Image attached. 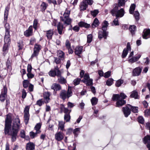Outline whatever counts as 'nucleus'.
Wrapping results in <instances>:
<instances>
[{
  "label": "nucleus",
  "mask_w": 150,
  "mask_h": 150,
  "mask_svg": "<svg viewBox=\"0 0 150 150\" xmlns=\"http://www.w3.org/2000/svg\"><path fill=\"white\" fill-rule=\"evenodd\" d=\"M8 14V13L4 12V23H5L4 26L5 35L4 37V43L3 47H9L11 43L10 26L9 24L7 22Z\"/></svg>",
  "instance_id": "1"
},
{
  "label": "nucleus",
  "mask_w": 150,
  "mask_h": 150,
  "mask_svg": "<svg viewBox=\"0 0 150 150\" xmlns=\"http://www.w3.org/2000/svg\"><path fill=\"white\" fill-rule=\"evenodd\" d=\"M118 8L117 4H115L113 8L110 11V13L113 16H115L116 17H122L124 15L125 11L122 8L118 10Z\"/></svg>",
  "instance_id": "2"
},
{
  "label": "nucleus",
  "mask_w": 150,
  "mask_h": 150,
  "mask_svg": "<svg viewBox=\"0 0 150 150\" xmlns=\"http://www.w3.org/2000/svg\"><path fill=\"white\" fill-rule=\"evenodd\" d=\"M20 120L19 118H17L14 119L12 125V138L13 139L17 137L20 128Z\"/></svg>",
  "instance_id": "3"
},
{
  "label": "nucleus",
  "mask_w": 150,
  "mask_h": 150,
  "mask_svg": "<svg viewBox=\"0 0 150 150\" xmlns=\"http://www.w3.org/2000/svg\"><path fill=\"white\" fill-rule=\"evenodd\" d=\"M70 13V11L67 10H65L63 16H61L60 18L62 21H63L64 24L66 26L69 25L71 23V19L69 18Z\"/></svg>",
  "instance_id": "4"
},
{
  "label": "nucleus",
  "mask_w": 150,
  "mask_h": 150,
  "mask_svg": "<svg viewBox=\"0 0 150 150\" xmlns=\"http://www.w3.org/2000/svg\"><path fill=\"white\" fill-rule=\"evenodd\" d=\"M72 95L71 88L70 86H68V90L67 91L64 90L61 91L60 93V98L63 100H64L66 98H69Z\"/></svg>",
  "instance_id": "5"
},
{
  "label": "nucleus",
  "mask_w": 150,
  "mask_h": 150,
  "mask_svg": "<svg viewBox=\"0 0 150 150\" xmlns=\"http://www.w3.org/2000/svg\"><path fill=\"white\" fill-rule=\"evenodd\" d=\"M11 125H5L4 128V134L5 135H8L11 136V141L12 142H15L17 139V137L15 139H13L12 138V131L11 132Z\"/></svg>",
  "instance_id": "6"
},
{
  "label": "nucleus",
  "mask_w": 150,
  "mask_h": 150,
  "mask_svg": "<svg viewBox=\"0 0 150 150\" xmlns=\"http://www.w3.org/2000/svg\"><path fill=\"white\" fill-rule=\"evenodd\" d=\"M84 83L86 84L87 86H91L93 84V79H90L88 74H86L84 76L83 79L81 81Z\"/></svg>",
  "instance_id": "7"
},
{
  "label": "nucleus",
  "mask_w": 150,
  "mask_h": 150,
  "mask_svg": "<svg viewBox=\"0 0 150 150\" xmlns=\"http://www.w3.org/2000/svg\"><path fill=\"white\" fill-rule=\"evenodd\" d=\"M131 105L129 104H127L125 106L123 107L122 109V111L123 112L124 116L126 117H127L130 114L131 110L130 106Z\"/></svg>",
  "instance_id": "8"
},
{
  "label": "nucleus",
  "mask_w": 150,
  "mask_h": 150,
  "mask_svg": "<svg viewBox=\"0 0 150 150\" xmlns=\"http://www.w3.org/2000/svg\"><path fill=\"white\" fill-rule=\"evenodd\" d=\"M33 29L32 25H30L28 29L24 32V35L26 37L32 36L33 34Z\"/></svg>",
  "instance_id": "9"
},
{
  "label": "nucleus",
  "mask_w": 150,
  "mask_h": 150,
  "mask_svg": "<svg viewBox=\"0 0 150 150\" xmlns=\"http://www.w3.org/2000/svg\"><path fill=\"white\" fill-rule=\"evenodd\" d=\"M142 67H137L134 69L132 72V75L133 76H138L141 74Z\"/></svg>",
  "instance_id": "10"
},
{
  "label": "nucleus",
  "mask_w": 150,
  "mask_h": 150,
  "mask_svg": "<svg viewBox=\"0 0 150 150\" xmlns=\"http://www.w3.org/2000/svg\"><path fill=\"white\" fill-rule=\"evenodd\" d=\"M108 32L105 30H102V31H99L98 33V38L101 39L103 38H106L108 35Z\"/></svg>",
  "instance_id": "11"
},
{
  "label": "nucleus",
  "mask_w": 150,
  "mask_h": 150,
  "mask_svg": "<svg viewBox=\"0 0 150 150\" xmlns=\"http://www.w3.org/2000/svg\"><path fill=\"white\" fill-rule=\"evenodd\" d=\"M64 134L61 132H59L55 134V139L58 141H60L64 138Z\"/></svg>",
  "instance_id": "12"
},
{
  "label": "nucleus",
  "mask_w": 150,
  "mask_h": 150,
  "mask_svg": "<svg viewBox=\"0 0 150 150\" xmlns=\"http://www.w3.org/2000/svg\"><path fill=\"white\" fill-rule=\"evenodd\" d=\"M50 92L48 91L45 92L43 94V98L45 100V103H47L50 100Z\"/></svg>",
  "instance_id": "13"
},
{
  "label": "nucleus",
  "mask_w": 150,
  "mask_h": 150,
  "mask_svg": "<svg viewBox=\"0 0 150 150\" xmlns=\"http://www.w3.org/2000/svg\"><path fill=\"white\" fill-rule=\"evenodd\" d=\"M41 49V47H34L33 52L30 59H32L34 57H37Z\"/></svg>",
  "instance_id": "14"
},
{
  "label": "nucleus",
  "mask_w": 150,
  "mask_h": 150,
  "mask_svg": "<svg viewBox=\"0 0 150 150\" xmlns=\"http://www.w3.org/2000/svg\"><path fill=\"white\" fill-rule=\"evenodd\" d=\"M35 146L34 143L30 142L26 144L25 149L26 150H34L35 149Z\"/></svg>",
  "instance_id": "15"
},
{
  "label": "nucleus",
  "mask_w": 150,
  "mask_h": 150,
  "mask_svg": "<svg viewBox=\"0 0 150 150\" xmlns=\"http://www.w3.org/2000/svg\"><path fill=\"white\" fill-rule=\"evenodd\" d=\"M36 42V40L35 38L33 37H32L30 39L29 45L32 46L34 45V47H36V46L41 47V46L39 45H38Z\"/></svg>",
  "instance_id": "16"
},
{
  "label": "nucleus",
  "mask_w": 150,
  "mask_h": 150,
  "mask_svg": "<svg viewBox=\"0 0 150 150\" xmlns=\"http://www.w3.org/2000/svg\"><path fill=\"white\" fill-rule=\"evenodd\" d=\"M51 89L54 90V91H59L62 89L61 86L59 84L54 83L51 86Z\"/></svg>",
  "instance_id": "17"
},
{
  "label": "nucleus",
  "mask_w": 150,
  "mask_h": 150,
  "mask_svg": "<svg viewBox=\"0 0 150 150\" xmlns=\"http://www.w3.org/2000/svg\"><path fill=\"white\" fill-rule=\"evenodd\" d=\"M88 7V5L86 4V2L83 1L79 5L80 10L81 11H84L86 10Z\"/></svg>",
  "instance_id": "18"
},
{
  "label": "nucleus",
  "mask_w": 150,
  "mask_h": 150,
  "mask_svg": "<svg viewBox=\"0 0 150 150\" xmlns=\"http://www.w3.org/2000/svg\"><path fill=\"white\" fill-rule=\"evenodd\" d=\"M126 103V101L123 99H120L116 102V106L118 107H120L125 104Z\"/></svg>",
  "instance_id": "19"
},
{
  "label": "nucleus",
  "mask_w": 150,
  "mask_h": 150,
  "mask_svg": "<svg viewBox=\"0 0 150 150\" xmlns=\"http://www.w3.org/2000/svg\"><path fill=\"white\" fill-rule=\"evenodd\" d=\"M130 97L131 98H133L135 99H139L140 98V96L138 95V93L136 90H134L131 92Z\"/></svg>",
  "instance_id": "20"
},
{
  "label": "nucleus",
  "mask_w": 150,
  "mask_h": 150,
  "mask_svg": "<svg viewBox=\"0 0 150 150\" xmlns=\"http://www.w3.org/2000/svg\"><path fill=\"white\" fill-rule=\"evenodd\" d=\"M143 38L145 39L148 38L147 37L150 35V29H145L143 32Z\"/></svg>",
  "instance_id": "21"
},
{
  "label": "nucleus",
  "mask_w": 150,
  "mask_h": 150,
  "mask_svg": "<svg viewBox=\"0 0 150 150\" xmlns=\"http://www.w3.org/2000/svg\"><path fill=\"white\" fill-rule=\"evenodd\" d=\"M57 29L60 35L62 34V31L63 30L64 26L62 23L59 22L57 25Z\"/></svg>",
  "instance_id": "22"
},
{
  "label": "nucleus",
  "mask_w": 150,
  "mask_h": 150,
  "mask_svg": "<svg viewBox=\"0 0 150 150\" xmlns=\"http://www.w3.org/2000/svg\"><path fill=\"white\" fill-rule=\"evenodd\" d=\"M12 122V119L10 115H7L5 120V125H11V124Z\"/></svg>",
  "instance_id": "23"
},
{
  "label": "nucleus",
  "mask_w": 150,
  "mask_h": 150,
  "mask_svg": "<svg viewBox=\"0 0 150 150\" xmlns=\"http://www.w3.org/2000/svg\"><path fill=\"white\" fill-rule=\"evenodd\" d=\"M78 25L79 27H84L85 28H88L90 27V24H88L83 21H80L79 22Z\"/></svg>",
  "instance_id": "24"
},
{
  "label": "nucleus",
  "mask_w": 150,
  "mask_h": 150,
  "mask_svg": "<svg viewBox=\"0 0 150 150\" xmlns=\"http://www.w3.org/2000/svg\"><path fill=\"white\" fill-rule=\"evenodd\" d=\"M83 47H76L75 50V54L78 56V57L81 58L80 54L81 53L83 50Z\"/></svg>",
  "instance_id": "25"
},
{
  "label": "nucleus",
  "mask_w": 150,
  "mask_h": 150,
  "mask_svg": "<svg viewBox=\"0 0 150 150\" xmlns=\"http://www.w3.org/2000/svg\"><path fill=\"white\" fill-rule=\"evenodd\" d=\"M100 22L98 19L97 18H95L91 24V27L93 28H95L98 26Z\"/></svg>",
  "instance_id": "26"
},
{
  "label": "nucleus",
  "mask_w": 150,
  "mask_h": 150,
  "mask_svg": "<svg viewBox=\"0 0 150 150\" xmlns=\"http://www.w3.org/2000/svg\"><path fill=\"white\" fill-rule=\"evenodd\" d=\"M53 35V31L52 30L50 29L46 31V36L48 39H51Z\"/></svg>",
  "instance_id": "27"
},
{
  "label": "nucleus",
  "mask_w": 150,
  "mask_h": 150,
  "mask_svg": "<svg viewBox=\"0 0 150 150\" xmlns=\"http://www.w3.org/2000/svg\"><path fill=\"white\" fill-rule=\"evenodd\" d=\"M48 6V4L45 2H42L40 5L41 11L43 13H44L45 11V10L47 9Z\"/></svg>",
  "instance_id": "28"
},
{
  "label": "nucleus",
  "mask_w": 150,
  "mask_h": 150,
  "mask_svg": "<svg viewBox=\"0 0 150 150\" xmlns=\"http://www.w3.org/2000/svg\"><path fill=\"white\" fill-rule=\"evenodd\" d=\"M131 47H126L124 49L122 55V58H124L126 57L128 54V51L131 50Z\"/></svg>",
  "instance_id": "29"
},
{
  "label": "nucleus",
  "mask_w": 150,
  "mask_h": 150,
  "mask_svg": "<svg viewBox=\"0 0 150 150\" xmlns=\"http://www.w3.org/2000/svg\"><path fill=\"white\" fill-rule=\"evenodd\" d=\"M39 26V24L38 23V20L37 18L35 19L33 22V28H34L35 30H36L38 28Z\"/></svg>",
  "instance_id": "30"
},
{
  "label": "nucleus",
  "mask_w": 150,
  "mask_h": 150,
  "mask_svg": "<svg viewBox=\"0 0 150 150\" xmlns=\"http://www.w3.org/2000/svg\"><path fill=\"white\" fill-rule=\"evenodd\" d=\"M141 55L139 54L137 56L133 57L129 59V61L132 63H133L137 61L140 58Z\"/></svg>",
  "instance_id": "31"
},
{
  "label": "nucleus",
  "mask_w": 150,
  "mask_h": 150,
  "mask_svg": "<svg viewBox=\"0 0 150 150\" xmlns=\"http://www.w3.org/2000/svg\"><path fill=\"white\" fill-rule=\"evenodd\" d=\"M80 128H77L73 130V132L74 135V138H76L80 133Z\"/></svg>",
  "instance_id": "32"
},
{
  "label": "nucleus",
  "mask_w": 150,
  "mask_h": 150,
  "mask_svg": "<svg viewBox=\"0 0 150 150\" xmlns=\"http://www.w3.org/2000/svg\"><path fill=\"white\" fill-rule=\"evenodd\" d=\"M23 117L25 124L27 125L28 123L30 118V114H29L24 113Z\"/></svg>",
  "instance_id": "33"
},
{
  "label": "nucleus",
  "mask_w": 150,
  "mask_h": 150,
  "mask_svg": "<svg viewBox=\"0 0 150 150\" xmlns=\"http://www.w3.org/2000/svg\"><path fill=\"white\" fill-rule=\"evenodd\" d=\"M136 8V5L134 4H132L131 5L129 10V13L130 14H133Z\"/></svg>",
  "instance_id": "34"
},
{
  "label": "nucleus",
  "mask_w": 150,
  "mask_h": 150,
  "mask_svg": "<svg viewBox=\"0 0 150 150\" xmlns=\"http://www.w3.org/2000/svg\"><path fill=\"white\" fill-rule=\"evenodd\" d=\"M109 23L108 21H104L103 22L102 24V30H107V27L108 26Z\"/></svg>",
  "instance_id": "35"
},
{
  "label": "nucleus",
  "mask_w": 150,
  "mask_h": 150,
  "mask_svg": "<svg viewBox=\"0 0 150 150\" xmlns=\"http://www.w3.org/2000/svg\"><path fill=\"white\" fill-rule=\"evenodd\" d=\"M50 76L52 77H54L56 76H59L57 74V72L53 69H51L48 73Z\"/></svg>",
  "instance_id": "36"
},
{
  "label": "nucleus",
  "mask_w": 150,
  "mask_h": 150,
  "mask_svg": "<svg viewBox=\"0 0 150 150\" xmlns=\"http://www.w3.org/2000/svg\"><path fill=\"white\" fill-rule=\"evenodd\" d=\"M136 28V26L134 25H130L129 28V29L132 35L135 34Z\"/></svg>",
  "instance_id": "37"
},
{
  "label": "nucleus",
  "mask_w": 150,
  "mask_h": 150,
  "mask_svg": "<svg viewBox=\"0 0 150 150\" xmlns=\"http://www.w3.org/2000/svg\"><path fill=\"white\" fill-rule=\"evenodd\" d=\"M143 141L144 144H146L150 142V136L147 135L143 139Z\"/></svg>",
  "instance_id": "38"
},
{
  "label": "nucleus",
  "mask_w": 150,
  "mask_h": 150,
  "mask_svg": "<svg viewBox=\"0 0 150 150\" xmlns=\"http://www.w3.org/2000/svg\"><path fill=\"white\" fill-rule=\"evenodd\" d=\"M91 101L92 105L94 106L97 104L98 99L96 97H93L91 99Z\"/></svg>",
  "instance_id": "39"
},
{
  "label": "nucleus",
  "mask_w": 150,
  "mask_h": 150,
  "mask_svg": "<svg viewBox=\"0 0 150 150\" xmlns=\"http://www.w3.org/2000/svg\"><path fill=\"white\" fill-rule=\"evenodd\" d=\"M57 56L58 57L63 60L64 59V53L62 51H58L57 52Z\"/></svg>",
  "instance_id": "40"
},
{
  "label": "nucleus",
  "mask_w": 150,
  "mask_h": 150,
  "mask_svg": "<svg viewBox=\"0 0 150 150\" xmlns=\"http://www.w3.org/2000/svg\"><path fill=\"white\" fill-rule=\"evenodd\" d=\"M58 77H60V78H58V80L59 82L61 84H64L66 83V80L65 79V78L64 77L62 76L61 75V76Z\"/></svg>",
  "instance_id": "41"
},
{
  "label": "nucleus",
  "mask_w": 150,
  "mask_h": 150,
  "mask_svg": "<svg viewBox=\"0 0 150 150\" xmlns=\"http://www.w3.org/2000/svg\"><path fill=\"white\" fill-rule=\"evenodd\" d=\"M114 80L112 78H109L106 81V84L108 86H110L113 83Z\"/></svg>",
  "instance_id": "42"
},
{
  "label": "nucleus",
  "mask_w": 150,
  "mask_h": 150,
  "mask_svg": "<svg viewBox=\"0 0 150 150\" xmlns=\"http://www.w3.org/2000/svg\"><path fill=\"white\" fill-rule=\"evenodd\" d=\"M134 16L135 18L136 21L137 22L139 19V13L138 11H136L134 12Z\"/></svg>",
  "instance_id": "43"
},
{
  "label": "nucleus",
  "mask_w": 150,
  "mask_h": 150,
  "mask_svg": "<svg viewBox=\"0 0 150 150\" xmlns=\"http://www.w3.org/2000/svg\"><path fill=\"white\" fill-rule=\"evenodd\" d=\"M130 108L131 111L134 113H137L138 112V108L137 107L133 106L131 105L130 106Z\"/></svg>",
  "instance_id": "44"
},
{
  "label": "nucleus",
  "mask_w": 150,
  "mask_h": 150,
  "mask_svg": "<svg viewBox=\"0 0 150 150\" xmlns=\"http://www.w3.org/2000/svg\"><path fill=\"white\" fill-rule=\"evenodd\" d=\"M119 94H114L112 98V100L113 101H117L120 99Z\"/></svg>",
  "instance_id": "45"
},
{
  "label": "nucleus",
  "mask_w": 150,
  "mask_h": 150,
  "mask_svg": "<svg viewBox=\"0 0 150 150\" xmlns=\"http://www.w3.org/2000/svg\"><path fill=\"white\" fill-rule=\"evenodd\" d=\"M124 80L122 79H120L116 81L115 83V85L116 87H119L123 83Z\"/></svg>",
  "instance_id": "46"
},
{
  "label": "nucleus",
  "mask_w": 150,
  "mask_h": 150,
  "mask_svg": "<svg viewBox=\"0 0 150 150\" xmlns=\"http://www.w3.org/2000/svg\"><path fill=\"white\" fill-rule=\"evenodd\" d=\"M81 79L80 78H77L74 79L73 81V84L75 86H76L79 84Z\"/></svg>",
  "instance_id": "47"
},
{
  "label": "nucleus",
  "mask_w": 150,
  "mask_h": 150,
  "mask_svg": "<svg viewBox=\"0 0 150 150\" xmlns=\"http://www.w3.org/2000/svg\"><path fill=\"white\" fill-rule=\"evenodd\" d=\"M99 11L98 9L94 10L93 11H91V15L93 16V17H95L96 15L98 13Z\"/></svg>",
  "instance_id": "48"
},
{
  "label": "nucleus",
  "mask_w": 150,
  "mask_h": 150,
  "mask_svg": "<svg viewBox=\"0 0 150 150\" xmlns=\"http://www.w3.org/2000/svg\"><path fill=\"white\" fill-rule=\"evenodd\" d=\"M7 89L6 86H4L3 88L1 90V94L7 96Z\"/></svg>",
  "instance_id": "49"
},
{
  "label": "nucleus",
  "mask_w": 150,
  "mask_h": 150,
  "mask_svg": "<svg viewBox=\"0 0 150 150\" xmlns=\"http://www.w3.org/2000/svg\"><path fill=\"white\" fill-rule=\"evenodd\" d=\"M137 121L140 123L143 124L144 123V120L142 116H139L137 117Z\"/></svg>",
  "instance_id": "50"
},
{
  "label": "nucleus",
  "mask_w": 150,
  "mask_h": 150,
  "mask_svg": "<svg viewBox=\"0 0 150 150\" xmlns=\"http://www.w3.org/2000/svg\"><path fill=\"white\" fill-rule=\"evenodd\" d=\"M64 120L66 122H69L71 119V116L70 115H69V114H64Z\"/></svg>",
  "instance_id": "51"
},
{
  "label": "nucleus",
  "mask_w": 150,
  "mask_h": 150,
  "mask_svg": "<svg viewBox=\"0 0 150 150\" xmlns=\"http://www.w3.org/2000/svg\"><path fill=\"white\" fill-rule=\"evenodd\" d=\"M44 103H45V102L42 99H41L37 101L35 105H38L39 106H41L43 104H44Z\"/></svg>",
  "instance_id": "52"
},
{
  "label": "nucleus",
  "mask_w": 150,
  "mask_h": 150,
  "mask_svg": "<svg viewBox=\"0 0 150 150\" xmlns=\"http://www.w3.org/2000/svg\"><path fill=\"white\" fill-rule=\"evenodd\" d=\"M63 60L60 58L57 57H54V62L56 64H61V60Z\"/></svg>",
  "instance_id": "53"
},
{
  "label": "nucleus",
  "mask_w": 150,
  "mask_h": 150,
  "mask_svg": "<svg viewBox=\"0 0 150 150\" xmlns=\"http://www.w3.org/2000/svg\"><path fill=\"white\" fill-rule=\"evenodd\" d=\"M29 81L28 80H24L23 82V86L24 88H27L29 84Z\"/></svg>",
  "instance_id": "54"
},
{
  "label": "nucleus",
  "mask_w": 150,
  "mask_h": 150,
  "mask_svg": "<svg viewBox=\"0 0 150 150\" xmlns=\"http://www.w3.org/2000/svg\"><path fill=\"white\" fill-rule=\"evenodd\" d=\"M11 63L10 62V61L8 59H7V61L6 63V68L8 70V69H11Z\"/></svg>",
  "instance_id": "55"
},
{
  "label": "nucleus",
  "mask_w": 150,
  "mask_h": 150,
  "mask_svg": "<svg viewBox=\"0 0 150 150\" xmlns=\"http://www.w3.org/2000/svg\"><path fill=\"white\" fill-rule=\"evenodd\" d=\"M7 95L1 94L0 95V100L1 102H4L6 99Z\"/></svg>",
  "instance_id": "56"
},
{
  "label": "nucleus",
  "mask_w": 150,
  "mask_h": 150,
  "mask_svg": "<svg viewBox=\"0 0 150 150\" xmlns=\"http://www.w3.org/2000/svg\"><path fill=\"white\" fill-rule=\"evenodd\" d=\"M53 70H55V71L57 72V75L58 76H61V71L59 69V68L57 66L55 67Z\"/></svg>",
  "instance_id": "57"
},
{
  "label": "nucleus",
  "mask_w": 150,
  "mask_h": 150,
  "mask_svg": "<svg viewBox=\"0 0 150 150\" xmlns=\"http://www.w3.org/2000/svg\"><path fill=\"white\" fill-rule=\"evenodd\" d=\"M92 35L91 34H89L87 36V42L88 43H91L92 40Z\"/></svg>",
  "instance_id": "58"
},
{
  "label": "nucleus",
  "mask_w": 150,
  "mask_h": 150,
  "mask_svg": "<svg viewBox=\"0 0 150 150\" xmlns=\"http://www.w3.org/2000/svg\"><path fill=\"white\" fill-rule=\"evenodd\" d=\"M124 0H118L117 5L119 6H123L125 4Z\"/></svg>",
  "instance_id": "59"
},
{
  "label": "nucleus",
  "mask_w": 150,
  "mask_h": 150,
  "mask_svg": "<svg viewBox=\"0 0 150 150\" xmlns=\"http://www.w3.org/2000/svg\"><path fill=\"white\" fill-rule=\"evenodd\" d=\"M59 128L61 130L63 131L64 130V124L63 122H60L59 123Z\"/></svg>",
  "instance_id": "60"
},
{
  "label": "nucleus",
  "mask_w": 150,
  "mask_h": 150,
  "mask_svg": "<svg viewBox=\"0 0 150 150\" xmlns=\"http://www.w3.org/2000/svg\"><path fill=\"white\" fill-rule=\"evenodd\" d=\"M119 95H120V98H121L120 99H121L124 100L127 97V96L123 93H120Z\"/></svg>",
  "instance_id": "61"
},
{
  "label": "nucleus",
  "mask_w": 150,
  "mask_h": 150,
  "mask_svg": "<svg viewBox=\"0 0 150 150\" xmlns=\"http://www.w3.org/2000/svg\"><path fill=\"white\" fill-rule=\"evenodd\" d=\"M111 71H109L105 73L104 74V76L106 78H108L111 75Z\"/></svg>",
  "instance_id": "62"
},
{
  "label": "nucleus",
  "mask_w": 150,
  "mask_h": 150,
  "mask_svg": "<svg viewBox=\"0 0 150 150\" xmlns=\"http://www.w3.org/2000/svg\"><path fill=\"white\" fill-rule=\"evenodd\" d=\"M30 109V106L29 105L26 106L24 109V113L29 114V110Z\"/></svg>",
  "instance_id": "63"
},
{
  "label": "nucleus",
  "mask_w": 150,
  "mask_h": 150,
  "mask_svg": "<svg viewBox=\"0 0 150 150\" xmlns=\"http://www.w3.org/2000/svg\"><path fill=\"white\" fill-rule=\"evenodd\" d=\"M27 75L28 79H32L34 76V75L32 74L31 72L28 73L27 74Z\"/></svg>",
  "instance_id": "64"
}]
</instances>
